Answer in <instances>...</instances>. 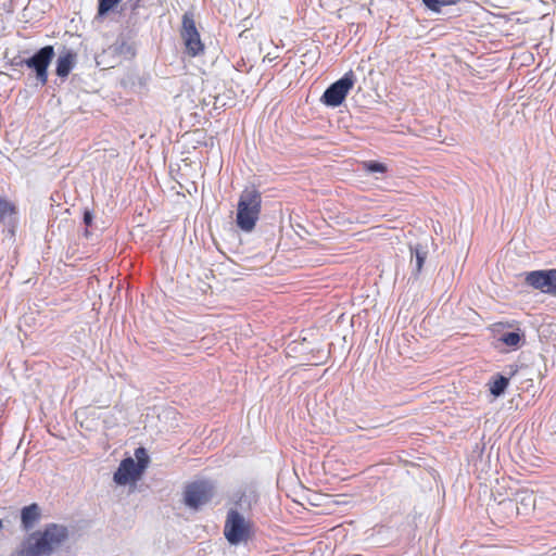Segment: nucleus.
<instances>
[{
    "mask_svg": "<svg viewBox=\"0 0 556 556\" xmlns=\"http://www.w3.org/2000/svg\"><path fill=\"white\" fill-rule=\"evenodd\" d=\"M64 526L50 523L42 532L30 534L13 556H50L67 539Z\"/></svg>",
    "mask_w": 556,
    "mask_h": 556,
    "instance_id": "nucleus-1",
    "label": "nucleus"
},
{
    "mask_svg": "<svg viewBox=\"0 0 556 556\" xmlns=\"http://www.w3.org/2000/svg\"><path fill=\"white\" fill-rule=\"evenodd\" d=\"M261 206L262 195L256 188H245L241 192L237 206V225L242 231L250 232L254 229Z\"/></svg>",
    "mask_w": 556,
    "mask_h": 556,
    "instance_id": "nucleus-2",
    "label": "nucleus"
},
{
    "mask_svg": "<svg viewBox=\"0 0 556 556\" xmlns=\"http://www.w3.org/2000/svg\"><path fill=\"white\" fill-rule=\"evenodd\" d=\"M253 534L254 525L252 520L235 508L229 509L224 525V535L229 544L247 543Z\"/></svg>",
    "mask_w": 556,
    "mask_h": 556,
    "instance_id": "nucleus-3",
    "label": "nucleus"
},
{
    "mask_svg": "<svg viewBox=\"0 0 556 556\" xmlns=\"http://www.w3.org/2000/svg\"><path fill=\"white\" fill-rule=\"evenodd\" d=\"M355 83V76L352 71L345 73L339 80L331 84L324 92L321 101L324 104L337 108L346 98L349 91Z\"/></svg>",
    "mask_w": 556,
    "mask_h": 556,
    "instance_id": "nucleus-4",
    "label": "nucleus"
},
{
    "mask_svg": "<svg viewBox=\"0 0 556 556\" xmlns=\"http://www.w3.org/2000/svg\"><path fill=\"white\" fill-rule=\"evenodd\" d=\"M54 56V49L52 46H45L39 49L33 56L22 60L21 65H26L36 73V78L41 85L48 81V66Z\"/></svg>",
    "mask_w": 556,
    "mask_h": 556,
    "instance_id": "nucleus-5",
    "label": "nucleus"
},
{
    "mask_svg": "<svg viewBox=\"0 0 556 556\" xmlns=\"http://www.w3.org/2000/svg\"><path fill=\"white\" fill-rule=\"evenodd\" d=\"M214 494V486L208 481H197L189 484L185 491V504L198 509L211 501Z\"/></svg>",
    "mask_w": 556,
    "mask_h": 556,
    "instance_id": "nucleus-6",
    "label": "nucleus"
},
{
    "mask_svg": "<svg viewBox=\"0 0 556 556\" xmlns=\"http://www.w3.org/2000/svg\"><path fill=\"white\" fill-rule=\"evenodd\" d=\"M525 281L535 290L556 296V268L529 271Z\"/></svg>",
    "mask_w": 556,
    "mask_h": 556,
    "instance_id": "nucleus-7",
    "label": "nucleus"
},
{
    "mask_svg": "<svg viewBox=\"0 0 556 556\" xmlns=\"http://www.w3.org/2000/svg\"><path fill=\"white\" fill-rule=\"evenodd\" d=\"M181 37L186 49L191 56H195L203 51V45L197 30L192 16L185 14L182 16Z\"/></svg>",
    "mask_w": 556,
    "mask_h": 556,
    "instance_id": "nucleus-8",
    "label": "nucleus"
},
{
    "mask_svg": "<svg viewBox=\"0 0 556 556\" xmlns=\"http://www.w3.org/2000/svg\"><path fill=\"white\" fill-rule=\"evenodd\" d=\"M142 466H138L131 457L121 462L117 470L114 472L113 480L118 485H126L137 481L142 475Z\"/></svg>",
    "mask_w": 556,
    "mask_h": 556,
    "instance_id": "nucleus-9",
    "label": "nucleus"
},
{
    "mask_svg": "<svg viewBox=\"0 0 556 556\" xmlns=\"http://www.w3.org/2000/svg\"><path fill=\"white\" fill-rule=\"evenodd\" d=\"M409 249L412 276L417 278L420 275L425 261L428 256V247L427 244L417 243L415 245H410Z\"/></svg>",
    "mask_w": 556,
    "mask_h": 556,
    "instance_id": "nucleus-10",
    "label": "nucleus"
},
{
    "mask_svg": "<svg viewBox=\"0 0 556 556\" xmlns=\"http://www.w3.org/2000/svg\"><path fill=\"white\" fill-rule=\"evenodd\" d=\"M514 502L518 515H529L535 506V497L532 491L520 490L515 493Z\"/></svg>",
    "mask_w": 556,
    "mask_h": 556,
    "instance_id": "nucleus-11",
    "label": "nucleus"
},
{
    "mask_svg": "<svg viewBox=\"0 0 556 556\" xmlns=\"http://www.w3.org/2000/svg\"><path fill=\"white\" fill-rule=\"evenodd\" d=\"M76 58L77 55L75 52L64 49L56 60V75L61 78L67 77L76 64Z\"/></svg>",
    "mask_w": 556,
    "mask_h": 556,
    "instance_id": "nucleus-12",
    "label": "nucleus"
},
{
    "mask_svg": "<svg viewBox=\"0 0 556 556\" xmlns=\"http://www.w3.org/2000/svg\"><path fill=\"white\" fill-rule=\"evenodd\" d=\"M0 223L8 227L16 224V207L7 199H0Z\"/></svg>",
    "mask_w": 556,
    "mask_h": 556,
    "instance_id": "nucleus-13",
    "label": "nucleus"
},
{
    "mask_svg": "<svg viewBox=\"0 0 556 556\" xmlns=\"http://www.w3.org/2000/svg\"><path fill=\"white\" fill-rule=\"evenodd\" d=\"M39 518L40 508L37 504L25 506L21 511L22 526L25 530L34 528Z\"/></svg>",
    "mask_w": 556,
    "mask_h": 556,
    "instance_id": "nucleus-14",
    "label": "nucleus"
},
{
    "mask_svg": "<svg viewBox=\"0 0 556 556\" xmlns=\"http://www.w3.org/2000/svg\"><path fill=\"white\" fill-rule=\"evenodd\" d=\"M509 383L508 378L498 376L490 386V392L494 396H501Z\"/></svg>",
    "mask_w": 556,
    "mask_h": 556,
    "instance_id": "nucleus-15",
    "label": "nucleus"
},
{
    "mask_svg": "<svg viewBox=\"0 0 556 556\" xmlns=\"http://www.w3.org/2000/svg\"><path fill=\"white\" fill-rule=\"evenodd\" d=\"M500 341L510 348H517L521 341V336L517 331L505 332L500 337Z\"/></svg>",
    "mask_w": 556,
    "mask_h": 556,
    "instance_id": "nucleus-16",
    "label": "nucleus"
},
{
    "mask_svg": "<svg viewBox=\"0 0 556 556\" xmlns=\"http://www.w3.org/2000/svg\"><path fill=\"white\" fill-rule=\"evenodd\" d=\"M424 4L431 11H440L441 7L455 4L456 0H422Z\"/></svg>",
    "mask_w": 556,
    "mask_h": 556,
    "instance_id": "nucleus-17",
    "label": "nucleus"
},
{
    "mask_svg": "<svg viewBox=\"0 0 556 556\" xmlns=\"http://www.w3.org/2000/svg\"><path fill=\"white\" fill-rule=\"evenodd\" d=\"M122 0H99L98 13L104 15L117 5Z\"/></svg>",
    "mask_w": 556,
    "mask_h": 556,
    "instance_id": "nucleus-18",
    "label": "nucleus"
},
{
    "mask_svg": "<svg viewBox=\"0 0 556 556\" xmlns=\"http://www.w3.org/2000/svg\"><path fill=\"white\" fill-rule=\"evenodd\" d=\"M135 456H136V460H135L136 464H138V466H142V470H144L149 463V457L147 455L146 450L143 447H138L135 451Z\"/></svg>",
    "mask_w": 556,
    "mask_h": 556,
    "instance_id": "nucleus-19",
    "label": "nucleus"
},
{
    "mask_svg": "<svg viewBox=\"0 0 556 556\" xmlns=\"http://www.w3.org/2000/svg\"><path fill=\"white\" fill-rule=\"evenodd\" d=\"M364 167L369 173H384L387 170L384 164L375 161L366 162Z\"/></svg>",
    "mask_w": 556,
    "mask_h": 556,
    "instance_id": "nucleus-20",
    "label": "nucleus"
},
{
    "mask_svg": "<svg viewBox=\"0 0 556 556\" xmlns=\"http://www.w3.org/2000/svg\"><path fill=\"white\" fill-rule=\"evenodd\" d=\"M92 219H93V214L91 211L89 210H86L84 212V223L87 225V226H90L91 223H92Z\"/></svg>",
    "mask_w": 556,
    "mask_h": 556,
    "instance_id": "nucleus-21",
    "label": "nucleus"
}]
</instances>
